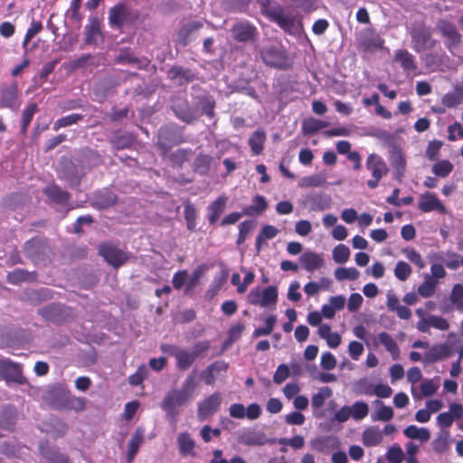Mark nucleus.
Masks as SVG:
<instances>
[{"label":"nucleus","mask_w":463,"mask_h":463,"mask_svg":"<svg viewBox=\"0 0 463 463\" xmlns=\"http://www.w3.org/2000/svg\"><path fill=\"white\" fill-rule=\"evenodd\" d=\"M210 347V342L203 340L196 342L192 351L173 345L163 348V350L175 357V366L179 371H186L194 364L197 358L203 356Z\"/></svg>","instance_id":"1"},{"label":"nucleus","mask_w":463,"mask_h":463,"mask_svg":"<svg viewBox=\"0 0 463 463\" xmlns=\"http://www.w3.org/2000/svg\"><path fill=\"white\" fill-rule=\"evenodd\" d=\"M108 20L111 28L120 30L125 25L136 24L140 20V12L125 3H118L109 9Z\"/></svg>","instance_id":"2"},{"label":"nucleus","mask_w":463,"mask_h":463,"mask_svg":"<svg viewBox=\"0 0 463 463\" xmlns=\"http://www.w3.org/2000/svg\"><path fill=\"white\" fill-rule=\"evenodd\" d=\"M98 253L103 260L114 269L126 264L130 259V254L112 241H103L98 246Z\"/></svg>","instance_id":"3"},{"label":"nucleus","mask_w":463,"mask_h":463,"mask_svg":"<svg viewBox=\"0 0 463 463\" xmlns=\"http://www.w3.org/2000/svg\"><path fill=\"white\" fill-rule=\"evenodd\" d=\"M412 49L416 52H421L432 49L436 45V40L432 38L430 27L423 23H415L411 30Z\"/></svg>","instance_id":"4"},{"label":"nucleus","mask_w":463,"mask_h":463,"mask_svg":"<svg viewBox=\"0 0 463 463\" xmlns=\"http://www.w3.org/2000/svg\"><path fill=\"white\" fill-rule=\"evenodd\" d=\"M192 398H190L181 389H174L169 391L164 397L161 402V409L165 411L167 418L173 422L176 421V417L179 414L176 407L185 405Z\"/></svg>","instance_id":"5"},{"label":"nucleus","mask_w":463,"mask_h":463,"mask_svg":"<svg viewBox=\"0 0 463 463\" xmlns=\"http://www.w3.org/2000/svg\"><path fill=\"white\" fill-rule=\"evenodd\" d=\"M365 166L371 172L372 179L367 181V186L374 189L381 179L389 173V168L381 156L372 153L367 156Z\"/></svg>","instance_id":"6"},{"label":"nucleus","mask_w":463,"mask_h":463,"mask_svg":"<svg viewBox=\"0 0 463 463\" xmlns=\"http://www.w3.org/2000/svg\"><path fill=\"white\" fill-rule=\"evenodd\" d=\"M48 248V239L38 236L26 241L23 246L25 256L33 261L43 259L46 255Z\"/></svg>","instance_id":"7"},{"label":"nucleus","mask_w":463,"mask_h":463,"mask_svg":"<svg viewBox=\"0 0 463 463\" xmlns=\"http://www.w3.org/2000/svg\"><path fill=\"white\" fill-rule=\"evenodd\" d=\"M0 378L19 384L25 383L21 365L10 359H0Z\"/></svg>","instance_id":"8"},{"label":"nucleus","mask_w":463,"mask_h":463,"mask_svg":"<svg viewBox=\"0 0 463 463\" xmlns=\"http://www.w3.org/2000/svg\"><path fill=\"white\" fill-rule=\"evenodd\" d=\"M263 61L274 68H285L288 65V58L286 51L279 46H269L261 51Z\"/></svg>","instance_id":"9"},{"label":"nucleus","mask_w":463,"mask_h":463,"mask_svg":"<svg viewBox=\"0 0 463 463\" xmlns=\"http://www.w3.org/2000/svg\"><path fill=\"white\" fill-rule=\"evenodd\" d=\"M182 142L176 135L175 130L171 127H162L158 132L156 146L161 155L165 156L171 148Z\"/></svg>","instance_id":"10"},{"label":"nucleus","mask_w":463,"mask_h":463,"mask_svg":"<svg viewBox=\"0 0 463 463\" xmlns=\"http://www.w3.org/2000/svg\"><path fill=\"white\" fill-rule=\"evenodd\" d=\"M437 28L442 36L447 38L446 46L451 52H453V51L461 43V35L458 32L455 24L447 20L440 19L437 23Z\"/></svg>","instance_id":"11"},{"label":"nucleus","mask_w":463,"mask_h":463,"mask_svg":"<svg viewBox=\"0 0 463 463\" xmlns=\"http://www.w3.org/2000/svg\"><path fill=\"white\" fill-rule=\"evenodd\" d=\"M222 396L219 392H213L198 404L197 417L203 421L213 415L220 408Z\"/></svg>","instance_id":"12"},{"label":"nucleus","mask_w":463,"mask_h":463,"mask_svg":"<svg viewBox=\"0 0 463 463\" xmlns=\"http://www.w3.org/2000/svg\"><path fill=\"white\" fill-rule=\"evenodd\" d=\"M268 18L276 23L284 32L291 33L295 24V17L290 14H285L281 6H273L267 10Z\"/></svg>","instance_id":"13"},{"label":"nucleus","mask_w":463,"mask_h":463,"mask_svg":"<svg viewBox=\"0 0 463 463\" xmlns=\"http://www.w3.org/2000/svg\"><path fill=\"white\" fill-rule=\"evenodd\" d=\"M20 106L19 91L15 82L0 90V107L17 110Z\"/></svg>","instance_id":"14"},{"label":"nucleus","mask_w":463,"mask_h":463,"mask_svg":"<svg viewBox=\"0 0 463 463\" xmlns=\"http://www.w3.org/2000/svg\"><path fill=\"white\" fill-rule=\"evenodd\" d=\"M418 208L422 213H430L432 211H437L440 213H446V207L444 204L434 193L430 192H426L420 195Z\"/></svg>","instance_id":"15"},{"label":"nucleus","mask_w":463,"mask_h":463,"mask_svg":"<svg viewBox=\"0 0 463 463\" xmlns=\"http://www.w3.org/2000/svg\"><path fill=\"white\" fill-rule=\"evenodd\" d=\"M100 20L97 16H90L89 24L85 26L84 42L87 45H97L99 40L102 41Z\"/></svg>","instance_id":"16"},{"label":"nucleus","mask_w":463,"mask_h":463,"mask_svg":"<svg viewBox=\"0 0 463 463\" xmlns=\"http://www.w3.org/2000/svg\"><path fill=\"white\" fill-rule=\"evenodd\" d=\"M233 39L239 43H246L255 38L257 29L249 23H238L232 27Z\"/></svg>","instance_id":"17"},{"label":"nucleus","mask_w":463,"mask_h":463,"mask_svg":"<svg viewBox=\"0 0 463 463\" xmlns=\"http://www.w3.org/2000/svg\"><path fill=\"white\" fill-rule=\"evenodd\" d=\"M175 115L182 121L191 124L197 119L196 114L190 108L186 99H177L172 106Z\"/></svg>","instance_id":"18"},{"label":"nucleus","mask_w":463,"mask_h":463,"mask_svg":"<svg viewBox=\"0 0 463 463\" xmlns=\"http://www.w3.org/2000/svg\"><path fill=\"white\" fill-rule=\"evenodd\" d=\"M43 194L49 200L61 206H66L71 199L70 193L55 184L46 186L43 189Z\"/></svg>","instance_id":"19"},{"label":"nucleus","mask_w":463,"mask_h":463,"mask_svg":"<svg viewBox=\"0 0 463 463\" xmlns=\"http://www.w3.org/2000/svg\"><path fill=\"white\" fill-rule=\"evenodd\" d=\"M118 202V196L109 189L98 191L94 194L93 206L97 209H107L115 205Z\"/></svg>","instance_id":"20"},{"label":"nucleus","mask_w":463,"mask_h":463,"mask_svg":"<svg viewBox=\"0 0 463 463\" xmlns=\"http://www.w3.org/2000/svg\"><path fill=\"white\" fill-rule=\"evenodd\" d=\"M389 160L392 166L395 170V175L398 178L403 176L406 169V159L402 154V149L397 146H392L389 152Z\"/></svg>","instance_id":"21"},{"label":"nucleus","mask_w":463,"mask_h":463,"mask_svg":"<svg viewBox=\"0 0 463 463\" xmlns=\"http://www.w3.org/2000/svg\"><path fill=\"white\" fill-rule=\"evenodd\" d=\"M452 354L451 347L447 344H439L431 346L425 353V361L427 363H435L439 360L449 357Z\"/></svg>","instance_id":"22"},{"label":"nucleus","mask_w":463,"mask_h":463,"mask_svg":"<svg viewBox=\"0 0 463 463\" xmlns=\"http://www.w3.org/2000/svg\"><path fill=\"white\" fill-rule=\"evenodd\" d=\"M301 266L308 272H313L316 269L324 266L325 261L321 255L314 251H306L299 258Z\"/></svg>","instance_id":"23"},{"label":"nucleus","mask_w":463,"mask_h":463,"mask_svg":"<svg viewBox=\"0 0 463 463\" xmlns=\"http://www.w3.org/2000/svg\"><path fill=\"white\" fill-rule=\"evenodd\" d=\"M450 442L449 430H441L431 441V448L435 453L443 455L449 450Z\"/></svg>","instance_id":"24"},{"label":"nucleus","mask_w":463,"mask_h":463,"mask_svg":"<svg viewBox=\"0 0 463 463\" xmlns=\"http://www.w3.org/2000/svg\"><path fill=\"white\" fill-rule=\"evenodd\" d=\"M394 61L399 62L403 71L407 73L413 72L418 69L414 56L407 50H397L393 57Z\"/></svg>","instance_id":"25"},{"label":"nucleus","mask_w":463,"mask_h":463,"mask_svg":"<svg viewBox=\"0 0 463 463\" xmlns=\"http://www.w3.org/2000/svg\"><path fill=\"white\" fill-rule=\"evenodd\" d=\"M41 455L52 463H69L68 456L60 453L55 448L51 447L48 442H42L39 446Z\"/></svg>","instance_id":"26"},{"label":"nucleus","mask_w":463,"mask_h":463,"mask_svg":"<svg viewBox=\"0 0 463 463\" xmlns=\"http://www.w3.org/2000/svg\"><path fill=\"white\" fill-rule=\"evenodd\" d=\"M227 198L224 195L219 196L208 206V221L214 224L220 219V216L225 210Z\"/></svg>","instance_id":"27"},{"label":"nucleus","mask_w":463,"mask_h":463,"mask_svg":"<svg viewBox=\"0 0 463 463\" xmlns=\"http://www.w3.org/2000/svg\"><path fill=\"white\" fill-rule=\"evenodd\" d=\"M383 432L376 426L366 428L362 434V441L365 447H375L383 441Z\"/></svg>","instance_id":"28"},{"label":"nucleus","mask_w":463,"mask_h":463,"mask_svg":"<svg viewBox=\"0 0 463 463\" xmlns=\"http://www.w3.org/2000/svg\"><path fill=\"white\" fill-rule=\"evenodd\" d=\"M307 202L312 211H324L330 207L331 198L325 194H312L307 195Z\"/></svg>","instance_id":"29"},{"label":"nucleus","mask_w":463,"mask_h":463,"mask_svg":"<svg viewBox=\"0 0 463 463\" xmlns=\"http://www.w3.org/2000/svg\"><path fill=\"white\" fill-rule=\"evenodd\" d=\"M463 102V84L456 85L451 91L446 93L441 99L443 106L456 108Z\"/></svg>","instance_id":"30"},{"label":"nucleus","mask_w":463,"mask_h":463,"mask_svg":"<svg viewBox=\"0 0 463 463\" xmlns=\"http://www.w3.org/2000/svg\"><path fill=\"white\" fill-rule=\"evenodd\" d=\"M177 445L182 456H195V441L188 432H181L177 437Z\"/></svg>","instance_id":"31"},{"label":"nucleus","mask_w":463,"mask_h":463,"mask_svg":"<svg viewBox=\"0 0 463 463\" xmlns=\"http://www.w3.org/2000/svg\"><path fill=\"white\" fill-rule=\"evenodd\" d=\"M311 447L317 452L328 453L331 449L337 447V440L333 436L317 437L312 439Z\"/></svg>","instance_id":"32"},{"label":"nucleus","mask_w":463,"mask_h":463,"mask_svg":"<svg viewBox=\"0 0 463 463\" xmlns=\"http://www.w3.org/2000/svg\"><path fill=\"white\" fill-rule=\"evenodd\" d=\"M384 40L375 33H367L360 41V46L364 52H374L383 47Z\"/></svg>","instance_id":"33"},{"label":"nucleus","mask_w":463,"mask_h":463,"mask_svg":"<svg viewBox=\"0 0 463 463\" xmlns=\"http://www.w3.org/2000/svg\"><path fill=\"white\" fill-rule=\"evenodd\" d=\"M268 441L261 431H247L240 436V442L246 446H262Z\"/></svg>","instance_id":"34"},{"label":"nucleus","mask_w":463,"mask_h":463,"mask_svg":"<svg viewBox=\"0 0 463 463\" xmlns=\"http://www.w3.org/2000/svg\"><path fill=\"white\" fill-rule=\"evenodd\" d=\"M144 440V431L140 428H137L133 433L129 442L127 453V458L128 463H131L138 452L139 447Z\"/></svg>","instance_id":"35"},{"label":"nucleus","mask_w":463,"mask_h":463,"mask_svg":"<svg viewBox=\"0 0 463 463\" xmlns=\"http://www.w3.org/2000/svg\"><path fill=\"white\" fill-rule=\"evenodd\" d=\"M266 141V133L263 129L260 128L254 131L249 138V146L253 155H260L264 148Z\"/></svg>","instance_id":"36"},{"label":"nucleus","mask_w":463,"mask_h":463,"mask_svg":"<svg viewBox=\"0 0 463 463\" xmlns=\"http://www.w3.org/2000/svg\"><path fill=\"white\" fill-rule=\"evenodd\" d=\"M35 277V272H28L23 269H15L7 273L6 280L12 285H18L24 281L33 280Z\"/></svg>","instance_id":"37"},{"label":"nucleus","mask_w":463,"mask_h":463,"mask_svg":"<svg viewBox=\"0 0 463 463\" xmlns=\"http://www.w3.org/2000/svg\"><path fill=\"white\" fill-rule=\"evenodd\" d=\"M213 160V156L209 155L198 154L194 162V170L201 175H206L211 169Z\"/></svg>","instance_id":"38"},{"label":"nucleus","mask_w":463,"mask_h":463,"mask_svg":"<svg viewBox=\"0 0 463 463\" xmlns=\"http://www.w3.org/2000/svg\"><path fill=\"white\" fill-rule=\"evenodd\" d=\"M252 202L253 204L243 207L244 215L252 216L255 214H260L268 207L267 201L263 195L257 194L254 196Z\"/></svg>","instance_id":"39"},{"label":"nucleus","mask_w":463,"mask_h":463,"mask_svg":"<svg viewBox=\"0 0 463 463\" xmlns=\"http://www.w3.org/2000/svg\"><path fill=\"white\" fill-rule=\"evenodd\" d=\"M403 434L411 439H419L421 442L428 441L430 438V432L426 428H418L415 425H410L403 430Z\"/></svg>","instance_id":"40"},{"label":"nucleus","mask_w":463,"mask_h":463,"mask_svg":"<svg viewBox=\"0 0 463 463\" xmlns=\"http://www.w3.org/2000/svg\"><path fill=\"white\" fill-rule=\"evenodd\" d=\"M119 85V82L113 77H106L96 82L94 86L95 95L106 96L112 89Z\"/></svg>","instance_id":"41"},{"label":"nucleus","mask_w":463,"mask_h":463,"mask_svg":"<svg viewBox=\"0 0 463 463\" xmlns=\"http://www.w3.org/2000/svg\"><path fill=\"white\" fill-rule=\"evenodd\" d=\"M168 74L172 80H184V82H191L194 80L192 71L181 66H173L169 69Z\"/></svg>","instance_id":"42"},{"label":"nucleus","mask_w":463,"mask_h":463,"mask_svg":"<svg viewBox=\"0 0 463 463\" xmlns=\"http://www.w3.org/2000/svg\"><path fill=\"white\" fill-rule=\"evenodd\" d=\"M184 216L186 222V227L190 232L195 231L197 212L194 204L187 202L184 208Z\"/></svg>","instance_id":"43"},{"label":"nucleus","mask_w":463,"mask_h":463,"mask_svg":"<svg viewBox=\"0 0 463 463\" xmlns=\"http://www.w3.org/2000/svg\"><path fill=\"white\" fill-rule=\"evenodd\" d=\"M278 301V288L275 286H269L261 290V307L276 305Z\"/></svg>","instance_id":"44"},{"label":"nucleus","mask_w":463,"mask_h":463,"mask_svg":"<svg viewBox=\"0 0 463 463\" xmlns=\"http://www.w3.org/2000/svg\"><path fill=\"white\" fill-rule=\"evenodd\" d=\"M192 155L191 149H177L169 155V159L174 166L182 167L189 160Z\"/></svg>","instance_id":"45"},{"label":"nucleus","mask_w":463,"mask_h":463,"mask_svg":"<svg viewBox=\"0 0 463 463\" xmlns=\"http://www.w3.org/2000/svg\"><path fill=\"white\" fill-rule=\"evenodd\" d=\"M374 404L376 406H380L376 415L373 416V420H383V421H388L391 420L393 418V410L390 406H386L383 404V402L380 400L374 401Z\"/></svg>","instance_id":"46"},{"label":"nucleus","mask_w":463,"mask_h":463,"mask_svg":"<svg viewBox=\"0 0 463 463\" xmlns=\"http://www.w3.org/2000/svg\"><path fill=\"white\" fill-rule=\"evenodd\" d=\"M198 385L196 371L193 370L184 379L181 390L190 398H193L194 391Z\"/></svg>","instance_id":"47"},{"label":"nucleus","mask_w":463,"mask_h":463,"mask_svg":"<svg viewBox=\"0 0 463 463\" xmlns=\"http://www.w3.org/2000/svg\"><path fill=\"white\" fill-rule=\"evenodd\" d=\"M83 115L73 113L57 119L53 124V130L57 131L61 128H66L74 124H77L82 120Z\"/></svg>","instance_id":"48"},{"label":"nucleus","mask_w":463,"mask_h":463,"mask_svg":"<svg viewBox=\"0 0 463 463\" xmlns=\"http://www.w3.org/2000/svg\"><path fill=\"white\" fill-rule=\"evenodd\" d=\"M453 170V165L449 160H440L432 166V173L439 177H447Z\"/></svg>","instance_id":"49"},{"label":"nucleus","mask_w":463,"mask_h":463,"mask_svg":"<svg viewBox=\"0 0 463 463\" xmlns=\"http://www.w3.org/2000/svg\"><path fill=\"white\" fill-rule=\"evenodd\" d=\"M451 303L459 311H463V285L455 284L449 296Z\"/></svg>","instance_id":"50"},{"label":"nucleus","mask_w":463,"mask_h":463,"mask_svg":"<svg viewBox=\"0 0 463 463\" xmlns=\"http://www.w3.org/2000/svg\"><path fill=\"white\" fill-rule=\"evenodd\" d=\"M359 271L355 268H337L335 271V277L337 280H356L359 278Z\"/></svg>","instance_id":"51"},{"label":"nucleus","mask_w":463,"mask_h":463,"mask_svg":"<svg viewBox=\"0 0 463 463\" xmlns=\"http://www.w3.org/2000/svg\"><path fill=\"white\" fill-rule=\"evenodd\" d=\"M332 395V390L329 387H322L317 393L312 396L311 403L314 408H321L326 402V399Z\"/></svg>","instance_id":"52"},{"label":"nucleus","mask_w":463,"mask_h":463,"mask_svg":"<svg viewBox=\"0 0 463 463\" xmlns=\"http://www.w3.org/2000/svg\"><path fill=\"white\" fill-rule=\"evenodd\" d=\"M352 418L355 420H361L368 415L369 407L364 402H355L351 407Z\"/></svg>","instance_id":"53"},{"label":"nucleus","mask_w":463,"mask_h":463,"mask_svg":"<svg viewBox=\"0 0 463 463\" xmlns=\"http://www.w3.org/2000/svg\"><path fill=\"white\" fill-rule=\"evenodd\" d=\"M404 458L403 451L399 444L392 445L386 452V459L390 463H402Z\"/></svg>","instance_id":"54"},{"label":"nucleus","mask_w":463,"mask_h":463,"mask_svg":"<svg viewBox=\"0 0 463 463\" xmlns=\"http://www.w3.org/2000/svg\"><path fill=\"white\" fill-rule=\"evenodd\" d=\"M436 285L437 280L429 277L423 283L419 286V295L422 298L431 297L435 292Z\"/></svg>","instance_id":"55"},{"label":"nucleus","mask_w":463,"mask_h":463,"mask_svg":"<svg viewBox=\"0 0 463 463\" xmlns=\"http://www.w3.org/2000/svg\"><path fill=\"white\" fill-rule=\"evenodd\" d=\"M411 268L407 262L400 260L396 263L394 275L399 280L406 281L411 276Z\"/></svg>","instance_id":"56"},{"label":"nucleus","mask_w":463,"mask_h":463,"mask_svg":"<svg viewBox=\"0 0 463 463\" xmlns=\"http://www.w3.org/2000/svg\"><path fill=\"white\" fill-rule=\"evenodd\" d=\"M380 343L388 352L394 354L399 352V347L394 339L386 332H382L378 335Z\"/></svg>","instance_id":"57"},{"label":"nucleus","mask_w":463,"mask_h":463,"mask_svg":"<svg viewBox=\"0 0 463 463\" xmlns=\"http://www.w3.org/2000/svg\"><path fill=\"white\" fill-rule=\"evenodd\" d=\"M276 317L271 315L269 316L265 320L264 327H258L253 331V337H260L261 335H269L274 329V326L276 324Z\"/></svg>","instance_id":"58"},{"label":"nucleus","mask_w":463,"mask_h":463,"mask_svg":"<svg viewBox=\"0 0 463 463\" xmlns=\"http://www.w3.org/2000/svg\"><path fill=\"white\" fill-rule=\"evenodd\" d=\"M148 373L147 368L145 364L137 367V371L128 377V383L132 386L140 385L146 378Z\"/></svg>","instance_id":"59"},{"label":"nucleus","mask_w":463,"mask_h":463,"mask_svg":"<svg viewBox=\"0 0 463 463\" xmlns=\"http://www.w3.org/2000/svg\"><path fill=\"white\" fill-rule=\"evenodd\" d=\"M350 257V250L345 244H339L333 250V259L336 263H345Z\"/></svg>","instance_id":"60"},{"label":"nucleus","mask_w":463,"mask_h":463,"mask_svg":"<svg viewBox=\"0 0 463 463\" xmlns=\"http://www.w3.org/2000/svg\"><path fill=\"white\" fill-rule=\"evenodd\" d=\"M326 183V177L320 175H313L302 179V186L305 187H319L324 185Z\"/></svg>","instance_id":"61"},{"label":"nucleus","mask_w":463,"mask_h":463,"mask_svg":"<svg viewBox=\"0 0 463 463\" xmlns=\"http://www.w3.org/2000/svg\"><path fill=\"white\" fill-rule=\"evenodd\" d=\"M279 443L281 445H288L295 449H300L305 445V439L300 435H295L290 439L281 438L279 439Z\"/></svg>","instance_id":"62"},{"label":"nucleus","mask_w":463,"mask_h":463,"mask_svg":"<svg viewBox=\"0 0 463 463\" xmlns=\"http://www.w3.org/2000/svg\"><path fill=\"white\" fill-rule=\"evenodd\" d=\"M133 143L132 137L130 136H118L116 137L113 140H111L112 146L116 150H121L124 148L129 147Z\"/></svg>","instance_id":"63"},{"label":"nucleus","mask_w":463,"mask_h":463,"mask_svg":"<svg viewBox=\"0 0 463 463\" xmlns=\"http://www.w3.org/2000/svg\"><path fill=\"white\" fill-rule=\"evenodd\" d=\"M449 141H455L458 137L463 138V127L459 122H455L448 128Z\"/></svg>","instance_id":"64"}]
</instances>
